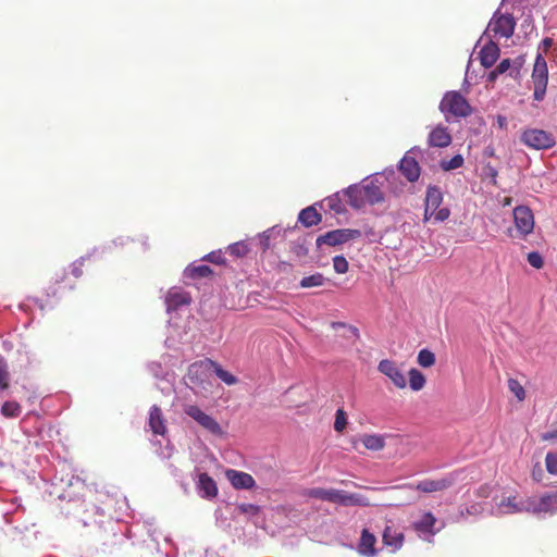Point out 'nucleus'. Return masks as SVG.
<instances>
[{"mask_svg":"<svg viewBox=\"0 0 557 557\" xmlns=\"http://www.w3.org/2000/svg\"><path fill=\"white\" fill-rule=\"evenodd\" d=\"M399 170L403 175L411 183L417 182L420 177L421 169L414 158L406 154L399 163Z\"/></svg>","mask_w":557,"mask_h":557,"instance_id":"nucleus-18","label":"nucleus"},{"mask_svg":"<svg viewBox=\"0 0 557 557\" xmlns=\"http://www.w3.org/2000/svg\"><path fill=\"white\" fill-rule=\"evenodd\" d=\"M347 424L346 413L343 409H337L335 414L334 429L337 432H342Z\"/></svg>","mask_w":557,"mask_h":557,"instance_id":"nucleus-42","label":"nucleus"},{"mask_svg":"<svg viewBox=\"0 0 557 557\" xmlns=\"http://www.w3.org/2000/svg\"><path fill=\"white\" fill-rule=\"evenodd\" d=\"M230 253L235 257H244L248 252V246L244 242L231 244L227 248Z\"/></svg>","mask_w":557,"mask_h":557,"instance_id":"nucleus-40","label":"nucleus"},{"mask_svg":"<svg viewBox=\"0 0 557 557\" xmlns=\"http://www.w3.org/2000/svg\"><path fill=\"white\" fill-rule=\"evenodd\" d=\"M212 371H214L215 375L223 381L226 385H234L237 383V377L234 376L228 371L224 370L219 363L214 361V366H212Z\"/></svg>","mask_w":557,"mask_h":557,"instance_id":"nucleus-32","label":"nucleus"},{"mask_svg":"<svg viewBox=\"0 0 557 557\" xmlns=\"http://www.w3.org/2000/svg\"><path fill=\"white\" fill-rule=\"evenodd\" d=\"M440 110L444 114H451L457 117L469 116L472 112L467 99L458 91H447L440 103Z\"/></svg>","mask_w":557,"mask_h":557,"instance_id":"nucleus-2","label":"nucleus"},{"mask_svg":"<svg viewBox=\"0 0 557 557\" xmlns=\"http://www.w3.org/2000/svg\"><path fill=\"white\" fill-rule=\"evenodd\" d=\"M225 476L236 490H250L256 484L252 475L235 469H227L225 471Z\"/></svg>","mask_w":557,"mask_h":557,"instance_id":"nucleus-14","label":"nucleus"},{"mask_svg":"<svg viewBox=\"0 0 557 557\" xmlns=\"http://www.w3.org/2000/svg\"><path fill=\"white\" fill-rule=\"evenodd\" d=\"M527 260L529 264L535 269H541L544 264L543 257L536 251L529 252Z\"/></svg>","mask_w":557,"mask_h":557,"instance_id":"nucleus-43","label":"nucleus"},{"mask_svg":"<svg viewBox=\"0 0 557 557\" xmlns=\"http://www.w3.org/2000/svg\"><path fill=\"white\" fill-rule=\"evenodd\" d=\"M22 412V408L20 404L16 401H5L1 407V413L5 418H15L18 417Z\"/></svg>","mask_w":557,"mask_h":557,"instance_id":"nucleus-35","label":"nucleus"},{"mask_svg":"<svg viewBox=\"0 0 557 557\" xmlns=\"http://www.w3.org/2000/svg\"><path fill=\"white\" fill-rule=\"evenodd\" d=\"M482 510H483L482 505H481V504H476V505H472L471 507H469V508L467 509V512H468L469 515H478V513H480Z\"/></svg>","mask_w":557,"mask_h":557,"instance_id":"nucleus-50","label":"nucleus"},{"mask_svg":"<svg viewBox=\"0 0 557 557\" xmlns=\"http://www.w3.org/2000/svg\"><path fill=\"white\" fill-rule=\"evenodd\" d=\"M199 495L203 498H214L218 495L215 481L207 473H200L197 481Z\"/></svg>","mask_w":557,"mask_h":557,"instance_id":"nucleus-19","label":"nucleus"},{"mask_svg":"<svg viewBox=\"0 0 557 557\" xmlns=\"http://www.w3.org/2000/svg\"><path fill=\"white\" fill-rule=\"evenodd\" d=\"M348 329L355 334L357 335L358 331L356 327H352V326H348Z\"/></svg>","mask_w":557,"mask_h":557,"instance_id":"nucleus-58","label":"nucleus"},{"mask_svg":"<svg viewBox=\"0 0 557 557\" xmlns=\"http://www.w3.org/2000/svg\"><path fill=\"white\" fill-rule=\"evenodd\" d=\"M211 273V270L207 265H190L185 269V277H206Z\"/></svg>","mask_w":557,"mask_h":557,"instance_id":"nucleus-33","label":"nucleus"},{"mask_svg":"<svg viewBox=\"0 0 557 557\" xmlns=\"http://www.w3.org/2000/svg\"><path fill=\"white\" fill-rule=\"evenodd\" d=\"M361 187L368 203L374 205L383 201V194L376 180L366 181Z\"/></svg>","mask_w":557,"mask_h":557,"instance_id":"nucleus-24","label":"nucleus"},{"mask_svg":"<svg viewBox=\"0 0 557 557\" xmlns=\"http://www.w3.org/2000/svg\"><path fill=\"white\" fill-rule=\"evenodd\" d=\"M408 376H409V387L412 391L419 392L425 386V383H426L425 376L418 369H414V368L410 369L408 372Z\"/></svg>","mask_w":557,"mask_h":557,"instance_id":"nucleus-29","label":"nucleus"},{"mask_svg":"<svg viewBox=\"0 0 557 557\" xmlns=\"http://www.w3.org/2000/svg\"><path fill=\"white\" fill-rule=\"evenodd\" d=\"M443 202V194L436 186H429L425 195V207L436 211Z\"/></svg>","mask_w":557,"mask_h":557,"instance_id":"nucleus-28","label":"nucleus"},{"mask_svg":"<svg viewBox=\"0 0 557 557\" xmlns=\"http://www.w3.org/2000/svg\"><path fill=\"white\" fill-rule=\"evenodd\" d=\"M8 371L4 367L0 366V389H5L8 387Z\"/></svg>","mask_w":557,"mask_h":557,"instance_id":"nucleus-48","label":"nucleus"},{"mask_svg":"<svg viewBox=\"0 0 557 557\" xmlns=\"http://www.w3.org/2000/svg\"><path fill=\"white\" fill-rule=\"evenodd\" d=\"M324 203L330 211H333L336 214H342L346 211L345 205L342 201L339 193H335L332 196L325 198Z\"/></svg>","mask_w":557,"mask_h":557,"instance_id":"nucleus-30","label":"nucleus"},{"mask_svg":"<svg viewBox=\"0 0 557 557\" xmlns=\"http://www.w3.org/2000/svg\"><path fill=\"white\" fill-rule=\"evenodd\" d=\"M532 82L534 85L533 98L542 101L546 95L548 83V70L546 60L542 54H537L532 72Z\"/></svg>","mask_w":557,"mask_h":557,"instance_id":"nucleus-4","label":"nucleus"},{"mask_svg":"<svg viewBox=\"0 0 557 557\" xmlns=\"http://www.w3.org/2000/svg\"><path fill=\"white\" fill-rule=\"evenodd\" d=\"M451 143V136L447 129V127L443 125H437L434 127L428 137V144L431 147L436 148H445L449 146Z\"/></svg>","mask_w":557,"mask_h":557,"instance_id":"nucleus-17","label":"nucleus"},{"mask_svg":"<svg viewBox=\"0 0 557 557\" xmlns=\"http://www.w3.org/2000/svg\"><path fill=\"white\" fill-rule=\"evenodd\" d=\"M334 271L338 274H344L348 271L349 264L344 256H335L333 258Z\"/></svg>","mask_w":557,"mask_h":557,"instance_id":"nucleus-41","label":"nucleus"},{"mask_svg":"<svg viewBox=\"0 0 557 557\" xmlns=\"http://www.w3.org/2000/svg\"><path fill=\"white\" fill-rule=\"evenodd\" d=\"M331 326L333 330H337L339 327H347V325L343 322H332L331 323Z\"/></svg>","mask_w":557,"mask_h":557,"instance_id":"nucleus-57","label":"nucleus"},{"mask_svg":"<svg viewBox=\"0 0 557 557\" xmlns=\"http://www.w3.org/2000/svg\"><path fill=\"white\" fill-rule=\"evenodd\" d=\"M273 230H268L265 232H263L262 234L259 235V238H260V245L262 247L263 250L268 249L269 246H270V237H271V233H272Z\"/></svg>","mask_w":557,"mask_h":557,"instance_id":"nucleus-47","label":"nucleus"},{"mask_svg":"<svg viewBox=\"0 0 557 557\" xmlns=\"http://www.w3.org/2000/svg\"><path fill=\"white\" fill-rule=\"evenodd\" d=\"M239 510L244 513L255 516L259 512V507L253 504H242L238 506Z\"/></svg>","mask_w":557,"mask_h":557,"instance_id":"nucleus-46","label":"nucleus"},{"mask_svg":"<svg viewBox=\"0 0 557 557\" xmlns=\"http://www.w3.org/2000/svg\"><path fill=\"white\" fill-rule=\"evenodd\" d=\"M324 283V276L321 273H315L309 276H305L300 281V286L304 288L322 286Z\"/></svg>","mask_w":557,"mask_h":557,"instance_id":"nucleus-36","label":"nucleus"},{"mask_svg":"<svg viewBox=\"0 0 557 557\" xmlns=\"http://www.w3.org/2000/svg\"><path fill=\"white\" fill-rule=\"evenodd\" d=\"M377 370L382 374L387 376L396 387L403 389L407 386V381H406L404 373L395 364L394 361L388 360V359H384V360L380 361V363L377 366Z\"/></svg>","mask_w":557,"mask_h":557,"instance_id":"nucleus-13","label":"nucleus"},{"mask_svg":"<svg viewBox=\"0 0 557 557\" xmlns=\"http://www.w3.org/2000/svg\"><path fill=\"white\" fill-rule=\"evenodd\" d=\"M149 428L157 435H164L166 432L165 419L157 405L150 408Z\"/></svg>","mask_w":557,"mask_h":557,"instance_id":"nucleus-20","label":"nucleus"},{"mask_svg":"<svg viewBox=\"0 0 557 557\" xmlns=\"http://www.w3.org/2000/svg\"><path fill=\"white\" fill-rule=\"evenodd\" d=\"M343 193L348 197L349 205L355 209H360L366 203H368L362 187L360 185H350L346 189H344Z\"/></svg>","mask_w":557,"mask_h":557,"instance_id":"nucleus-22","label":"nucleus"},{"mask_svg":"<svg viewBox=\"0 0 557 557\" xmlns=\"http://www.w3.org/2000/svg\"><path fill=\"white\" fill-rule=\"evenodd\" d=\"M184 412L210 433L215 435L222 434L220 424L211 416L202 411L198 406L186 405Z\"/></svg>","mask_w":557,"mask_h":557,"instance_id":"nucleus-10","label":"nucleus"},{"mask_svg":"<svg viewBox=\"0 0 557 557\" xmlns=\"http://www.w3.org/2000/svg\"><path fill=\"white\" fill-rule=\"evenodd\" d=\"M510 202H511V199H510V198H506V199H505V203H504V205H505V206H509V205H510Z\"/></svg>","mask_w":557,"mask_h":557,"instance_id":"nucleus-59","label":"nucleus"},{"mask_svg":"<svg viewBox=\"0 0 557 557\" xmlns=\"http://www.w3.org/2000/svg\"><path fill=\"white\" fill-rule=\"evenodd\" d=\"M361 236V232L359 230L352 228H338L334 231H330L324 235H321L317 238V247L321 248L323 245L327 246H338L345 244L349 240L357 239Z\"/></svg>","mask_w":557,"mask_h":557,"instance_id":"nucleus-7","label":"nucleus"},{"mask_svg":"<svg viewBox=\"0 0 557 557\" xmlns=\"http://www.w3.org/2000/svg\"><path fill=\"white\" fill-rule=\"evenodd\" d=\"M508 388L517 397V399L519 401L524 400L525 391H524L523 386L516 379L508 380Z\"/></svg>","mask_w":557,"mask_h":557,"instance_id":"nucleus-38","label":"nucleus"},{"mask_svg":"<svg viewBox=\"0 0 557 557\" xmlns=\"http://www.w3.org/2000/svg\"><path fill=\"white\" fill-rule=\"evenodd\" d=\"M436 518L433 513L424 511L412 522V527L418 536L424 541L431 542L432 537L440 531L435 528Z\"/></svg>","mask_w":557,"mask_h":557,"instance_id":"nucleus-9","label":"nucleus"},{"mask_svg":"<svg viewBox=\"0 0 557 557\" xmlns=\"http://www.w3.org/2000/svg\"><path fill=\"white\" fill-rule=\"evenodd\" d=\"M417 361L422 368H430L435 363V355L426 348L419 351Z\"/></svg>","mask_w":557,"mask_h":557,"instance_id":"nucleus-34","label":"nucleus"},{"mask_svg":"<svg viewBox=\"0 0 557 557\" xmlns=\"http://www.w3.org/2000/svg\"><path fill=\"white\" fill-rule=\"evenodd\" d=\"M499 57V47L494 41H490L483 46L480 51V61L482 66L488 69L494 65Z\"/></svg>","mask_w":557,"mask_h":557,"instance_id":"nucleus-21","label":"nucleus"},{"mask_svg":"<svg viewBox=\"0 0 557 557\" xmlns=\"http://www.w3.org/2000/svg\"><path fill=\"white\" fill-rule=\"evenodd\" d=\"M306 495L311 498H317L346 507L370 505L368 498L360 494H351L336 488L313 487L309 488L306 492Z\"/></svg>","mask_w":557,"mask_h":557,"instance_id":"nucleus-1","label":"nucleus"},{"mask_svg":"<svg viewBox=\"0 0 557 557\" xmlns=\"http://www.w3.org/2000/svg\"><path fill=\"white\" fill-rule=\"evenodd\" d=\"M502 73H497V67L493 71H491L487 75L488 82H495V79L500 75Z\"/></svg>","mask_w":557,"mask_h":557,"instance_id":"nucleus-54","label":"nucleus"},{"mask_svg":"<svg viewBox=\"0 0 557 557\" xmlns=\"http://www.w3.org/2000/svg\"><path fill=\"white\" fill-rule=\"evenodd\" d=\"M546 470L552 475H557V450L547 453L545 457Z\"/></svg>","mask_w":557,"mask_h":557,"instance_id":"nucleus-39","label":"nucleus"},{"mask_svg":"<svg viewBox=\"0 0 557 557\" xmlns=\"http://www.w3.org/2000/svg\"><path fill=\"white\" fill-rule=\"evenodd\" d=\"M542 440L543 441L557 440V431L543 433L542 434Z\"/></svg>","mask_w":557,"mask_h":557,"instance_id":"nucleus-51","label":"nucleus"},{"mask_svg":"<svg viewBox=\"0 0 557 557\" xmlns=\"http://www.w3.org/2000/svg\"><path fill=\"white\" fill-rule=\"evenodd\" d=\"M383 543L397 550L403 546L404 534L393 527H386L383 532Z\"/></svg>","mask_w":557,"mask_h":557,"instance_id":"nucleus-25","label":"nucleus"},{"mask_svg":"<svg viewBox=\"0 0 557 557\" xmlns=\"http://www.w3.org/2000/svg\"><path fill=\"white\" fill-rule=\"evenodd\" d=\"M212 366H214V361L210 359L194 362L188 368L187 380L195 386H203L212 371Z\"/></svg>","mask_w":557,"mask_h":557,"instance_id":"nucleus-11","label":"nucleus"},{"mask_svg":"<svg viewBox=\"0 0 557 557\" xmlns=\"http://www.w3.org/2000/svg\"><path fill=\"white\" fill-rule=\"evenodd\" d=\"M85 258H81L79 260L75 261L73 264H72V273L75 277H79L82 275V270H81V267L83 264V261H84Z\"/></svg>","mask_w":557,"mask_h":557,"instance_id":"nucleus-49","label":"nucleus"},{"mask_svg":"<svg viewBox=\"0 0 557 557\" xmlns=\"http://www.w3.org/2000/svg\"><path fill=\"white\" fill-rule=\"evenodd\" d=\"M150 370L158 376L159 372H162L161 366L158 363L150 364Z\"/></svg>","mask_w":557,"mask_h":557,"instance_id":"nucleus-55","label":"nucleus"},{"mask_svg":"<svg viewBox=\"0 0 557 557\" xmlns=\"http://www.w3.org/2000/svg\"><path fill=\"white\" fill-rule=\"evenodd\" d=\"M454 483V480L450 476H445L442 479L436 480H423L420 481L416 485V490L424 492V493H434V492H441L444 490L449 488Z\"/></svg>","mask_w":557,"mask_h":557,"instance_id":"nucleus-16","label":"nucleus"},{"mask_svg":"<svg viewBox=\"0 0 557 557\" xmlns=\"http://www.w3.org/2000/svg\"><path fill=\"white\" fill-rule=\"evenodd\" d=\"M532 475H533L534 480L541 481V475H542V468H541V466L534 467Z\"/></svg>","mask_w":557,"mask_h":557,"instance_id":"nucleus-53","label":"nucleus"},{"mask_svg":"<svg viewBox=\"0 0 557 557\" xmlns=\"http://www.w3.org/2000/svg\"><path fill=\"white\" fill-rule=\"evenodd\" d=\"M521 141L531 149L545 150L555 146L556 140L553 134L539 128L524 129L520 137Z\"/></svg>","mask_w":557,"mask_h":557,"instance_id":"nucleus-3","label":"nucleus"},{"mask_svg":"<svg viewBox=\"0 0 557 557\" xmlns=\"http://www.w3.org/2000/svg\"><path fill=\"white\" fill-rule=\"evenodd\" d=\"M362 443L366 448L371 450H381L385 445L384 437L376 434L366 435L362 438Z\"/></svg>","mask_w":557,"mask_h":557,"instance_id":"nucleus-31","label":"nucleus"},{"mask_svg":"<svg viewBox=\"0 0 557 557\" xmlns=\"http://www.w3.org/2000/svg\"><path fill=\"white\" fill-rule=\"evenodd\" d=\"M190 302L189 295L182 288L173 287L169 290L165 297V305L168 312L178 309L182 306H186Z\"/></svg>","mask_w":557,"mask_h":557,"instance_id":"nucleus-15","label":"nucleus"},{"mask_svg":"<svg viewBox=\"0 0 557 557\" xmlns=\"http://www.w3.org/2000/svg\"><path fill=\"white\" fill-rule=\"evenodd\" d=\"M505 123V117H499V124L503 125Z\"/></svg>","mask_w":557,"mask_h":557,"instance_id":"nucleus-60","label":"nucleus"},{"mask_svg":"<svg viewBox=\"0 0 557 557\" xmlns=\"http://www.w3.org/2000/svg\"><path fill=\"white\" fill-rule=\"evenodd\" d=\"M206 259L215 264H223L225 262V259L221 251H212L209 255H207Z\"/></svg>","mask_w":557,"mask_h":557,"instance_id":"nucleus-45","label":"nucleus"},{"mask_svg":"<svg viewBox=\"0 0 557 557\" xmlns=\"http://www.w3.org/2000/svg\"><path fill=\"white\" fill-rule=\"evenodd\" d=\"M513 221L518 232L527 236L534 230V215L527 206H518L513 209Z\"/></svg>","mask_w":557,"mask_h":557,"instance_id":"nucleus-12","label":"nucleus"},{"mask_svg":"<svg viewBox=\"0 0 557 557\" xmlns=\"http://www.w3.org/2000/svg\"><path fill=\"white\" fill-rule=\"evenodd\" d=\"M321 220V214L315 210L313 206H309L302 209L298 215V221L307 227L318 225Z\"/></svg>","mask_w":557,"mask_h":557,"instance_id":"nucleus-26","label":"nucleus"},{"mask_svg":"<svg viewBox=\"0 0 557 557\" xmlns=\"http://www.w3.org/2000/svg\"><path fill=\"white\" fill-rule=\"evenodd\" d=\"M376 540L368 530H363L358 544V553L366 557H373L376 554L374 548Z\"/></svg>","mask_w":557,"mask_h":557,"instance_id":"nucleus-23","label":"nucleus"},{"mask_svg":"<svg viewBox=\"0 0 557 557\" xmlns=\"http://www.w3.org/2000/svg\"><path fill=\"white\" fill-rule=\"evenodd\" d=\"M522 59L521 58H517L515 60H510V59H503L499 64L496 66L497 67V73H509V76L511 77H517L519 75V72H520V69L522 66Z\"/></svg>","mask_w":557,"mask_h":557,"instance_id":"nucleus-27","label":"nucleus"},{"mask_svg":"<svg viewBox=\"0 0 557 557\" xmlns=\"http://www.w3.org/2000/svg\"><path fill=\"white\" fill-rule=\"evenodd\" d=\"M516 21L510 14H498L496 12L491 18L486 33L493 34L494 38H510L513 35Z\"/></svg>","mask_w":557,"mask_h":557,"instance_id":"nucleus-5","label":"nucleus"},{"mask_svg":"<svg viewBox=\"0 0 557 557\" xmlns=\"http://www.w3.org/2000/svg\"><path fill=\"white\" fill-rule=\"evenodd\" d=\"M463 164V157L461 154L454 156L450 160H443L441 168L444 171H451L461 168Z\"/></svg>","mask_w":557,"mask_h":557,"instance_id":"nucleus-37","label":"nucleus"},{"mask_svg":"<svg viewBox=\"0 0 557 557\" xmlns=\"http://www.w3.org/2000/svg\"><path fill=\"white\" fill-rule=\"evenodd\" d=\"M527 512V498L517 495L503 496L492 509L495 516Z\"/></svg>","mask_w":557,"mask_h":557,"instance_id":"nucleus-8","label":"nucleus"},{"mask_svg":"<svg viewBox=\"0 0 557 557\" xmlns=\"http://www.w3.org/2000/svg\"><path fill=\"white\" fill-rule=\"evenodd\" d=\"M492 172H493V173H492L493 177H496V174H497V173H496V171H495V170H492Z\"/></svg>","mask_w":557,"mask_h":557,"instance_id":"nucleus-61","label":"nucleus"},{"mask_svg":"<svg viewBox=\"0 0 557 557\" xmlns=\"http://www.w3.org/2000/svg\"><path fill=\"white\" fill-rule=\"evenodd\" d=\"M542 45H543L544 49L547 50V49H549L552 47L553 39L545 38V39H543Z\"/></svg>","mask_w":557,"mask_h":557,"instance_id":"nucleus-56","label":"nucleus"},{"mask_svg":"<svg viewBox=\"0 0 557 557\" xmlns=\"http://www.w3.org/2000/svg\"><path fill=\"white\" fill-rule=\"evenodd\" d=\"M450 215V211L448 208H438L434 211V222H444Z\"/></svg>","mask_w":557,"mask_h":557,"instance_id":"nucleus-44","label":"nucleus"},{"mask_svg":"<svg viewBox=\"0 0 557 557\" xmlns=\"http://www.w3.org/2000/svg\"><path fill=\"white\" fill-rule=\"evenodd\" d=\"M557 511V493L527 497V512L553 515Z\"/></svg>","mask_w":557,"mask_h":557,"instance_id":"nucleus-6","label":"nucleus"},{"mask_svg":"<svg viewBox=\"0 0 557 557\" xmlns=\"http://www.w3.org/2000/svg\"><path fill=\"white\" fill-rule=\"evenodd\" d=\"M434 220V211L433 210H430L428 209L426 207L424 208V214H423V221L424 222H428L430 220Z\"/></svg>","mask_w":557,"mask_h":557,"instance_id":"nucleus-52","label":"nucleus"}]
</instances>
